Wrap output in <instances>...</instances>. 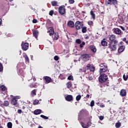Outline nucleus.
Masks as SVG:
<instances>
[{
    "mask_svg": "<svg viewBox=\"0 0 128 128\" xmlns=\"http://www.w3.org/2000/svg\"><path fill=\"white\" fill-rule=\"evenodd\" d=\"M108 80V77L106 74H102L98 78V81L101 84H104V82H106V81Z\"/></svg>",
    "mask_w": 128,
    "mask_h": 128,
    "instance_id": "nucleus-1",
    "label": "nucleus"
},
{
    "mask_svg": "<svg viewBox=\"0 0 128 128\" xmlns=\"http://www.w3.org/2000/svg\"><path fill=\"white\" fill-rule=\"evenodd\" d=\"M99 66L101 68L100 69V72H108V66L106 65V63H102L99 64Z\"/></svg>",
    "mask_w": 128,
    "mask_h": 128,
    "instance_id": "nucleus-2",
    "label": "nucleus"
},
{
    "mask_svg": "<svg viewBox=\"0 0 128 128\" xmlns=\"http://www.w3.org/2000/svg\"><path fill=\"white\" fill-rule=\"evenodd\" d=\"M116 44L118 43L110 42L108 45V48H110V52H114L116 50Z\"/></svg>",
    "mask_w": 128,
    "mask_h": 128,
    "instance_id": "nucleus-3",
    "label": "nucleus"
},
{
    "mask_svg": "<svg viewBox=\"0 0 128 128\" xmlns=\"http://www.w3.org/2000/svg\"><path fill=\"white\" fill-rule=\"evenodd\" d=\"M85 69L86 70H84V72H86V70H90V72H94V70H96V67L94 66L92 64H88L86 66Z\"/></svg>",
    "mask_w": 128,
    "mask_h": 128,
    "instance_id": "nucleus-4",
    "label": "nucleus"
},
{
    "mask_svg": "<svg viewBox=\"0 0 128 128\" xmlns=\"http://www.w3.org/2000/svg\"><path fill=\"white\" fill-rule=\"evenodd\" d=\"M58 12L62 16H64V14H66V6L64 5H62L60 6L58 8Z\"/></svg>",
    "mask_w": 128,
    "mask_h": 128,
    "instance_id": "nucleus-5",
    "label": "nucleus"
},
{
    "mask_svg": "<svg viewBox=\"0 0 128 128\" xmlns=\"http://www.w3.org/2000/svg\"><path fill=\"white\" fill-rule=\"evenodd\" d=\"M43 80L45 82V84H50V82H54V80H52V78L48 76H44L43 77Z\"/></svg>",
    "mask_w": 128,
    "mask_h": 128,
    "instance_id": "nucleus-6",
    "label": "nucleus"
},
{
    "mask_svg": "<svg viewBox=\"0 0 128 128\" xmlns=\"http://www.w3.org/2000/svg\"><path fill=\"white\" fill-rule=\"evenodd\" d=\"M21 46L23 50H28L29 44L28 42H22Z\"/></svg>",
    "mask_w": 128,
    "mask_h": 128,
    "instance_id": "nucleus-7",
    "label": "nucleus"
},
{
    "mask_svg": "<svg viewBox=\"0 0 128 128\" xmlns=\"http://www.w3.org/2000/svg\"><path fill=\"white\" fill-rule=\"evenodd\" d=\"M116 37L114 34H112L110 36L109 39L110 40V42H114V44H118V41L116 40Z\"/></svg>",
    "mask_w": 128,
    "mask_h": 128,
    "instance_id": "nucleus-8",
    "label": "nucleus"
},
{
    "mask_svg": "<svg viewBox=\"0 0 128 128\" xmlns=\"http://www.w3.org/2000/svg\"><path fill=\"white\" fill-rule=\"evenodd\" d=\"M75 26L76 30H80L82 28V22L80 21H77L76 22Z\"/></svg>",
    "mask_w": 128,
    "mask_h": 128,
    "instance_id": "nucleus-9",
    "label": "nucleus"
},
{
    "mask_svg": "<svg viewBox=\"0 0 128 128\" xmlns=\"http://www.w3.org/2000/svg\"><path fill=\"white\" fill-rule=\"evenodd\" d=\"M48 34H49V35L52 36H54V27H50L49 30L47 32Z\"/></svg>",
    "mask_w": 128,
    "mask_h": 128,
    "instance_id": "nucleus-10",
    "label": "nucleus"
},
{
    "mask_svg": "<svg viewBox=\"0 0 128 128\" xmlns=\"http://www.w3.org/2000/svg\"><path fill=\"white\" fill-rule=\"evenodd\" d=\"M65 100L67 102H72L74 100V97L72 95H67L65 96Z\"/></svg>",
    "mask_w": 128,
    "mask_h": 128,
    "instance_id": "nucleus-11",
    "label": "nucleus"
},
{
    "mask_svg": "<svg viewBox=\"0 0 128 128\" xmlns=\"http://www.w3.org/2000/svg\"><path fill=\"white\" fill-rule=\"evenodd\" d=\"M81 57L85 60H90V55L87 54H82Z\"/></svg>",
    "mask_w": 128,
    "mask_h": 128,
    "instance_id": "nucleus-12",
    "label": "nucleus"
},
{
    "mask_svg": "<svg viewBox=\"0 0 128 128\" xmlns=\"http://www.w3.org/2000/svg\"><path fill=\"white\" fill-rule=\"evenodd\" d=\"M114 32L115 34H119V36H122V30H120V29L118 28H114Z\"/></svg>",
    "mask_w": 128,
    "mask_h": 128,
    "instance_id": "nucleus-13",
    "label": "nucleus"
},
{
    "mask_svg": "<svg viewBox=\"0 0 128 128\" xmlns=\"http://www.w3.org/2000/svg\"><path fill=\"white\" fill-rule=\"evenodd\" d=\"M68 26H69V28H74V22L72 20H69L68 22Z\"/></svg>",
    "mask_w": 128,
    "mask_h": 128,
    "instance_id": "nucleus-14",
    "label": "nucleus"
},
{
    "mask_svg": "<svg viewBox=\"0 0 128 128\" xmlns=\"http://www.w3.org/2000/svg\"><path fill=\"white\" fill-rule=\"evenodd\" d=\"M125 48H126V46H120L118 49V53L120 54L124 50Z\"/></svg>",
    "mask_w": 128,
    "mask_h": 128,
    "instance_id": "nucleus-15",
    "label": "nucleus"
},
{
    "mask_svg": "<svg viewBox=\"0 0 128 128\" xmlns=\"http://www.w3.org/2000/svg\"><path fill=\"white\" fill-rule=\"evenodd\" d=\"M108 4H110V2L112 4L116 6V4H118V0H108Z\"/></svg>",
    "mask_w": 128,
    "mask_h": 128,
    "instance_id": "nucleus-16",
    "label": "nucleus"
},
{
    "mask_svg": "<svg viewBox=\"0 0 128 128\" xmlns=\"http://www.w3.org/2000/svg\"><path fill=\"white\" fill-rule=\"evenodd\" d=\"M58 32H55L53 34V40H58Z\"/></svg>",
    "mask_w": 128,
    "mask_h": 128,
    "instance_id": "nucleus-17",
    "label": "nucleus"
},
{
    "mask_svg": "<svg viewBox=\"0 0 128 128\" xmlns=\"http://www.w3.org/2000/svg\"><path fill=\"white\" fill-rule=\"evenodd\" d=\"M89 48L92 50V52H96V46L94 45H90L89 46Z\"/></svg>",
    "mask_w": 128,
    "mask_h": 128,
    "instance_id": "nucleus-18",
    "label": "nucleus"
},
{
    "mask_svg": "<svg viewBox=\"0 0 128 128\" xmlns=\"http://www.w3.org/2000/svg\"><path fill=\"white\" fill-rule=\"evenodd\" d=\"M11 104L13 106H16V104H18V100H16V98H14L12 99Z\"/></svg>",
    "mask_w": 128,
    "mask_h": 128,
    "instance_id": "nucleus-19",
    "label": "nucleus"
},
{
    "mask_svg": "<svg viewBox=\"0 0 128 128\" xmlns=\"http://www.w3.org/2000/svg\"><path fill=\"white\" fill-rule=\"evenodd\" d=\"M120 96H126V90L122 89L120 92Z\"/></svg>",
    "mask_w": 128,
    "mask_h": 128,
    "instance_id": "nucleus-20",
    "label": "nucleus"
},
{
    "mask_svg": "<svg viewBox=\"0 0 128 128\" xmlns=\"http://www.w3.org/2000/svg\"><path fill=\"white\" fill-rule=\"evenodd\" d=\"M8 88L4 85L0 86V92H7Z\"/></svg>",
    "mask_w": 128,
    "mask_h": 128,
    "instance_id": "nucleus-21",
    "label": "nucleus"
},
{
    "mask_svg": "<svg viewBox=\"0 0 128 128\" xmlns=\"http://www.w3.org/2000/svg\"><path fill=\"white\" fill-rule=\"evenodd\" d=\"M66 74H60L58 76V79L60 80H66Z\"/></svg>",
    "mask_w": 128,
    "mask_h": 128,
    "instance_id": "nucleus-22",
    "label": "nucleus"
},
{
    "mask_svg": "<svg viewBox=\"0 0 128 128\" xmlns=\"http://www.w3.org/2000/svg\"><path fill=\"white\" fill-rule=\"evenodd\" d=\"M86 120H88V122H87V124H86V126L88 128H90V126H92V122H91V120H90V118L88 117L86 118Z\"/></svg>",
    "mask_w": 128,
    "mask_h": 128,
    "instance_id": "nucleus-23",
    "label": "nucleus"
},
{
    "mask_svg": "<svg viewBox=\"0 0 128 128\" xmlns=\"http://www.w3.org/2000/svg\"><path fill=\"white\" fill-rule=\"evenodd\" d=\"M0 104L1 106H10V102L8 100H5L4 103L2 102Z\"/></svg>",
    "mask_w": 128,
    "mask_h": 128,
    "instance_id": "nucleus-24",
    "label": "nucleus"
},
{
    "mask_svg": "<svg viewBox=\"0 0 128 128\" xmlns=\"http://www.w3.org/2000/svg\"><path fill=\"white\" fill-rule=\"evenodd\" d=\"M101 45L102 46H108V42L106 40V39H104L101 41Z\"/></svg>",
    "mask_w": 128,
    "mask_h": 128,
    "instance_id": "nucleus-25",
    "label": "nucleus"
},
{
    "mask_svg": "<svg viewBox=\"0 0 128 128\" xmlns=\"http://www.w3.org/2000/svg\"><path fill=\"white\" fill-rule=\"evenodd\" d=\"M42 114V110H36L34 111V114L38 116V114Z\"/></svg>",
    "mask_w": 128,
    "mask_h": 128,
    "instance_id": "nucleus-26",
    "label": "nucleus"
},
{
    "mask_svg": "<svg viewBox=\"0 0 128 128\" xmlns=\"http://www.w3.org/2000/svg\"><path fill=\"white\" fill-rule=\"evenodd\" d=\"M33 35L34 36V38L37 39L38 36V30H34L33 32Z\"/></svg>",
    "mask_w": 128,
    "mask_h": 128,
    "instance_id": "nucleus-27",
    "label": "nucleus"
},
{
    "mask_svg": "<svg viewBox=\"0 0 128 128\" xmlns=\"http://www.w3.org/2000/svg\"><path fill=\"white\" fill-rule=\"evenodd\" d=\"M82 34H86V32H88V28L86 27V26H82Z\"/></svg>",
    "mask_w": 128,
    "mask_h": 128,
    "instance_id": "nucleus-28",
    "label": "nucleus"
},
{
    "mask_svg": "<svg viewBox=\"0 0 128 128\" xmlns=\"http://www.w3.org/2000/svg\"><path fill=\"white\" fill-rule=\"evenodd\" d=\"M66 86H67V88H70L72 86V84L71 82H70L66 83Z\"/></svg>",
    "mask_w": 128,
    "mask_h": 128,
    "instance_id": "nucleus-29",
    "label": "nucleus"
},
{
    "mask_svg": "<svg viewBox=\"0 0 128 128\" xmlns=\"http://www.w3.org/2000/svg\"><path fill=\"white\" fill-rule=\"evenodd\" d=\"M36 92H37L36 89H34V90H32L31 92L32 96H36Z\"/></svg>",
    "mask_w": 128,
    "mask_h": 128,
    "instance_id": "nucleus-30",
    "label": "nucleus"
},
{
    "mask_svg": "<svg viewBox=\"0 0 128 128\" xmlns=\"http://www.w3.org/2000/svg\"><path fill=\"white\" fill-rule=\"evenodd\" d=\"M90 16H92V18H93V20H96V14H94V13L93 10L90 11Z\"/></svg>",
    "mask_w": 128,
    "mask_h": 128,
    "instance_id": "nucleus-31",
    "label": "nucleus"
},
{
    "mask_svg": "<svg viewBox=\"0 0 128 128\" xmlns=\"http://www.w3.org/2000/svg\"><path fill=\"white\" fill-rule=\"evenodd\" d=\"M24 58H25L26 62H30V58H28V55L26 54L25 56H24Z\"/></svg>",
    "mask_w": 128,
    "mask_h": 128,
    "instance_id": "nucleus-32",
    "label": "nucleus"
},
{
    "mask_svg": "<svg viewBox=\"0 0 128 128\" xmlns=\"http://www.w3.org/2000/svg\"><path fill=\"white\" fill-rule=\"evenodd\" d=\"M51 4L52 6H57L58 2L56 1H52L51 2Z\"/></svg>",
    "mask_w": 128,
    "mask_h": 128,
    "instance_id": "nucleus-33",
    "label": "nucleus"
},
{
    "mask_svg": "<svg viewBox=\"0 0 128 128\" xmlns=\"http://www.w3.org/2000/svg\"><path fill=\"white\" fill-rule=\"evenodd\" d=\"M80 124L83 128H88V125L86 124L84 122H80Z\"/></svg>",
    "mask_w": 128,
    "mask_h": 128,
    "instance_id": "nucleus-34",
    "label": "nucleus"
},
{
    "mask_svg": "<svg viewBox=\"0 0 128 128\" xmlns=\"http://www.w3.org/2000/svg\"><path fill=\"white\" fill-rule=\"evenodd\" d=\"M7 126L8 128H12V122H8L7 124Z\"/></svg>",
    "mask_w": 128,
    "mask_h": 128,
    "instance_id": "nucleus-35",
    "label": "nucleus"
},
{
    "mask_svg": "<svg viewBox=\"0 0 128 128\" xmlns=\"http://www.w3.org/2000/svg\"><path fill=\"white\" fill-rule=\"evenodd\" d=\"M88 114V112L86 110H84V109H82L80 111V114Z\"/></svg>",
    "mask_w": 128,
    "mask_h": 128,
    "instance_id": "nucleus-36",
    "label": "nucleus"
},
{
    "mask_svg": "<svg viewBox=\"0 0 128 128\" xmlns=\"http://www.w3.org/2000/svg\"><path fill=\"white\" fill-rule=\"evenodd\" d=\"M120 126H122V124L120 122H116V128H120Z\"/></svg>",
    "mask_w": 128,
    "mask_h": 128,
    "instance_id": "nucleus-37",
    "label": "nucleus"
},
{
    "mask_svg": "<svg viewBox=\"0 0 128 128\" xmlns=\"http://www.w3.org/2000/svg\"><path fill=\"white\" fill-rule=\"evenodd\" d=\"M80 98H82V96L80 95H78L76 96V100H78H78H80Z\"/></svg>",
    "mask_w": 128,
    "mask_h": 128,
    "instance_id": "nucleus-38",
    "label": "nucleus"
},
{
    "mask_svg": "<svg viewBox=\"0 0 128 128\" xmlns=\"http://www.w3.org/2000/svg\"><path fill=\"white\" fill-rule=\"evenodd\" d=\"M40 118H44V120H48V117L43 114L40 115Z\"/></svg>",
    "mask_w": 128,
    "mask_h": 128,
    "instance_id": "nucleus-39",
    "label": "nucleus"
},
{
    "mask_svg": "<svg viewBox=\"0 0 128 128\" xmlns=\"http://www.w3.org/2000/svg\"><path fill=\"white\" fill-rule=\"evenodd\" d=\"M38 102H40V101H38V100H34V102H33V104L34 105V106H36V104H38Z\"/></svg>",
    "mask_w": 128,
    "mask_h": 128,
    "instance_id": "nucleus-40",
    "label": "nucleus"
},
{
    "mask_svg": "<svg viewBox=\"0 0 128 128\" xmlns=\"http://www.w3.org/2000/svg\"><path fill=\"white\" fill-rule=\"evenodd\" d=\"M76 44H80L82 43V40L80 39H76Z\"/></svg>",
    "mask_w": 128,
    "mask_h": 128,
    "instance_id": "nucleus-41",
    "label": "nucleus"
},
{
    "mask_svg": "<svg viewBox=\"0 0 128 128\" xmlns=\"http://www.w3.org/2000/svg\"><path fill=\"white\" fill-rule=\"evenodd\" d=\"M68 80H74V76L70 75L69 76H68Z\"/></svg>",
    "mask_w": 128,
    "mask_h": 128,
    "instance_id": "nucleus-42",
    "label": "nucleus"
},
{
    "mask_svg": "<svg viewBox=\"0 0 128 128\" xmlns=\"http://www.w3.org/2000/svg\"><path fill=\"white\" fill-rule=\"evenodd\" d=\"M88 26H92V24H94V22L92 20H88Z\"/></svg>",
    "mask_w": 128,
    "mask_h": 128,
    "instance_id": "nucleus-43",
    "label": "nucleus"
},
{
    "mask_svg": "<svg viewBox=\"0 0 128 128\" xmlns=\"http://www.w3.org/2000/svg\"><path fill=\"white\" fill-rule=\"evenodd\" d=\"M84 46H86V42H82L81 44L80 45V48H84Z\"/></svg>",
    "mask_w": 128,
    "mask_h": 128,
    "instance_id": "nucleus-44",
    "label": "nucleus"
},
{
    "mask_svg": "<svg viewBox=\"0 0 128 128\" xmlns=\"http://www.w3.org/2000/svg\"><path fill=\"white\" fill-rule=\"evenodd\" d=\"M2 70H4V66L2 64L0 63V72H2Z\"/></svg>",
    "mask_w": 128,
    "mask_h": 128,
    "instance_id": "nucleus-45",
    "label": "nucleus"
},
{
    "mask_svg": "<svg viewBox=\"0 0 128 128\" xmlns=\"http://www.w3.org/2000/svg\"><path fill=\"white\" fill-rule=\"evenodd\" d=\"M94 106V100H92L90 102V106L92 108Z\"/></svg>",
    "mask_w": 128,
    "mask_h": 128,
    "instance_id": "nucleus-46",
    "label": "nucleus"
},
{
    "mask_svg": "<svg viewBox=\"0 0 128 128\" xmlns=\"http://www.w3.org/2000/svg\"><path fill=\"white\" fill-rule=\"evenodd\" d=\"M123 78H124V80L125 81L128 80V75L126 76V75H125V74H124V76H123Z\"/></svg>",
    "mask_w": 128,
    "mask_h": 128,
    "instance_id": "nucleus-47",
    "label": "nucleus"
},
{
    "mask_svg": "<svg viewBox=\"0 0 128 128\" xmlns=\"http://www.w3.org/2000/svg\"><path fill=\"white\" fill-rule=\"evenodd\" d=\"M30 88H38V86L36 84H30Z\"/></svg>",
    "mask_w": 128,
    "mask_h": 128,
    "instance_id": "nucleus-48",
    "label": "nucleus"
},
{
    "mask_svg": "<svg viewBox=\"0 0 128 128\" xmlns=\"http://www.w3.org/2000/svg\"><path fill=\"white\" fill-rule=\"evenodd\" d=\"M54 10H51L49 12V14L51 16H52L53 14H54Z\"/></svg>",
    "mask_w": 128,
    "mask_h": 128,
    "instance_id": "nucleus-49",
    "label": "nucleus"
},
{
    "mask_svg": "<svg viewBox=\"0 0 128 128\" xmlns=\"http://www.w3.org/2000/svg\"><path fill=\"white\" fill-rule=\"evenodd\" d=\"M68 3L70 4H74V0H68Z\"/></svg>",
    "mask_w": 128,
    "mask_h": 128,
    "instance_id": "nucleus-50",
    "label": "nucleus"
},
{
    "mask_svg": "<svg viewBox=\"0 0 128 128\" xmlns=\"http://www.w3.org/2000/svg\"><path fill=\"white\" fill-rule=\"evenodd\" d=\"M54 60H60V58H58V56H54Z\"/></svg>",
    "mask_w": 128,
    "mask_h": 128,
    "instance_id": "nucleus-51",
    "label": "nucleus"
},
{
    "mask_svg": "<svg viewBox=\"0 0 128 128\" xmlns=\"http://www.w3.org/2000/svg\"><path fill=\"white\" fill-rule=\"evenodd\" d=\"M99 118H100V120H104V117L102 116H100Z\"/></svg>",
    "mask_w": 128,
    "mask_h": 128,
    "instance_id": "nucleus-52",
    "label": "nucleus"
},
{
    "mask_svg": "<svg viewBox=\"0 0 128 128\" xmlns=\"http://www.w3.org/2000/svg\"><path fill=\"white\" fill-rule=\"evenodd\" d=\"M32 22L33 24H36V22H38V20L36 19H33Z\"/></svg>",
    "mask_w": 128,
    "mask_h": 128,
    "instance_id": "nucleus-53",
    "label": "nucleus"
},
{
    "mask_svg": "<svg viewBox=\"0 0 128 128\" xmlns=\"http://www.w3.org/2000/svg\"><path fill=\"white\" fill-rule=\"evenodd\" d=\"M47 24H52V21L50 20H47Z\"/></svg>",
    "mask_w": 128,
    "mask_h": 128,
    "instance_id": "nucleus-54",
    "label": "nucleus"
},
{
    "mask_svg": "<svg viewBox=\"0 0 128 128\" xmlns=\"http://www.w3.org/2000/svg\"><path fill=\"white\" fill-rule=\"evenodd\" d=\"M120 28H121V30H124H124H126V28H124L122 26H120Z\"/></svg>",
    "mask_w": 128,
    "mask_h": 128,
    "instance_id": "nucleus-55",
    "label": "nucleus"
},
{
    "mask_svg": "<svg viewBox=\"0 0 128 128\" xmlns=\"http://www.w3.org/2000/svg\"><path fill=\"white\" fill-rule=\"evenodd\" d=\"M88 80H92L93 78L92 76H88Z\"/></svg>",
    "mask_w": 128,
    "mask_h": 128,
    "instance_id": "nucleus-56",
    "label": "nucleus"
},
{
    "mask_svg": "<svg viewBox=\"0 0 128 128\" xmlns=\"http://www.w3.org/2000/svg\"><path fill=\"white\" fill-rule=\"evenodd\" d=\"M84 38L85 40H88V38H90V37L86 35L84 36Z\"/></svg>",
    "mask_w": 128,
    "mask_h": 128,
    "instance_id": "nucleus-57",
    "label": "nucleus"
},
{
    "mask_svg": "<svg viewBox=\"0 0 128 128\" xmlns=\"http://www.w3.org/2000/svg\"><path fill=\"white\" fill-rule=\"evenodd\" d=\"M18 113L20 114H22V110H18Z\"/></svg>",
    "mask_w": 128,
    "mask_h": 128,
    "instance_id": "nucleus-58",
    "label": "nucleus"
},
{
    "mask_svg": "<svg viewBox=\"0 0 128 128\" xmlns=\"http://www.w3.org/2000/svg\"><path fill=\"white\" fill-rule=\"evenodd\" d=\"M100 108H104V104H101L100 106Z\"/></svg>",
    "mask_w": 128,
    "mask_h": 128,
    "instance_id": "nucleus-59",
    "label": "nucleus"
},
{
    "mask_svg": "<svg viewBox=\"0 0 128 128\" xmlns=\"http://www.w3.org/2000/svg\"><path fill=\"white\" fill-rule=\"evenodd\" d=\"M90 94H88L86 96V98H90Z\"/></svg>",
    "mask_w": 128,
    "mask_h": 128,
    "instance_id": "nucleus-60",
    "label": "nucleus"
},
{
    "mask_svg": "<svg viewBox=\"0 0 128 128\" xmlns=\"http://www.w3.org/2000/svg\"><path fill=\"white\" fill-rule=\"evenodd\" d=\"M122 41H123V42H126V38H124L122 39Z\"/></svg>",
    "mask_w": 128,
    "mask_h": 128,
    "instance_id": "nucleus-61",
    "label": "nucleus"
},
{
    "mask_svg": "<svg viewBox=\"0 0 128 128\" xmlns=\"http://www.w3.org/2000/svg\"><path fill=\"white\" fill-rule=\"evenodd\" d=\"M2 18H0V26L2 24Z\"/></svg>",
    "mask_w": 128,
    "mask_h": 128,
    "instance_id": "nucleus-62",
    "label": "nucleus"
},
{
    "mask_svg": "<svg viewBox=\"0 0 128 128\" xmlns=\"http://www.w3.org/2000/svg\"><path fill=\"white\" fill-rule=\"evenodd\" d=\"M126 44H128V40L126 41Z\"/></svg>",
    "mask_w": 128,
    "mask_h": 128,
    "instance_id": "nucleus-63",
    "label": "nucleus"
},
{
    "mask_svg": "<svg viewBox=\"0 0 128 128\" xmlns=\"http://www.w3.org/2000/svg\"><path fill=\"white\" fill-rule=\"evenodd\" d=\"M38 128H42V126H39Z\"/></svg>",
    "mask_w": 128,
    "mask_h": 128,
    "instance_id": "nucleus-64",
    "label": "nucleus"
}]
</instances>
